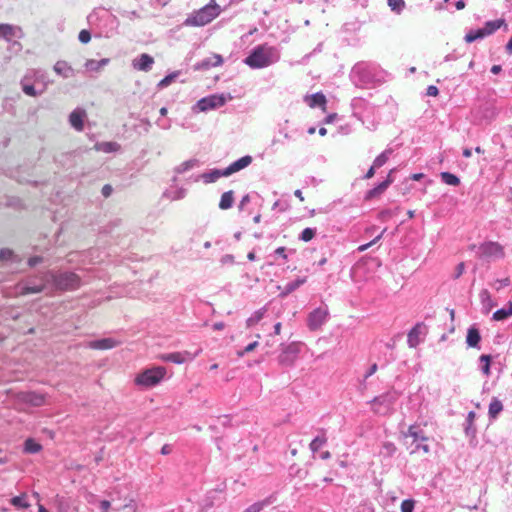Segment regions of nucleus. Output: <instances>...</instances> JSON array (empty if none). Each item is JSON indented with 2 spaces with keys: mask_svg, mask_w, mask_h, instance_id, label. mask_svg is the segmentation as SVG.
<instances>
[{
  "mask_svg": "<svg viewBox=\"0 0 512 512\" xmlns=\"http://www.w3.org/2000/svg\"><path fill=\"white\" fill-rule=\"evenodd\" d=\"M349 78L355 87L371 89L383 83L385 75L375 63L360 61L352 67Z\"/></svg>",
  "mask_w": 512,
  "mask_h": 512,
  "instance_id": "1",
  "label": "nucleus"
},
{
  "mask_svg": "<svg viewBox=\"0 0 512 512\" xmlns=\"http://www.w3.org/2000/svg\"><path fill=\"white\" fill-rule=\"evenodd\" d=\"M280 53L276 47L268 44L255 46L243 62L252 69H262L276 63Z\"/></svg>",
  "mask_w": 512,
  "mask_h": 512,
  "instance_id": "2",
  "label": "nucleus"
},
{
  "mask_svg": "<svg viewBox=\"0 0 512 512\" xmlns=\"http://www.w3.org/2000/svg\"><path fill=\"white\" fill-rule=\"evenodd\" d=\"M46 281L50 282V291H71L78 289L82 282L74 272L46 271Z\"/></svg>",
  "mask_w": 512,
  "mask_h": 512,
  "instance_id": "3",
  "label": "nucleus"
},
{
  "mask_svg": "<svg viewBox=\"0 0 512 512\" xmlns=\"http://www.w3.org/2000/svg\"><path fill=\"white\" fill-rule=\"evenodd\" d=\"M221 7L215 0H210L204 7L193 11L184 21V25L201 27L212 22L221 13Z\"/></svg>",
  "mask_w": 512,
  "mask_h": 512,
  "instance_id": "4",
  "label": "nucleus"
},
{
  "mask_svg": "<svg viewBox=\"0 0 512 512\" xmlns=\"http://www.w3.org/2000/svg\"><path fill=\"white\" fill-rule=\"evenodd\" d=\"M404 438H412L411 444L407 447L410 454L423 452L429 454L431 451L428 444L429 437L425 434L424 430L418 424H412L408 427L407 431L402 432Z\"/></svg>",
  "mask_w": 512,
  "mask_h": 512,
  "instance_id": "5",
  "label": "nucleus"
},
{
  "mask_svg": "<svg viewBox=\"0 0 512 512\" xmlns=\"http://www.w3.org/2000/svg\"><path fill=\"white\" fill-rule=\"evenodd\" d=\"M398 393L394 390L387 391L374 397L369 404L374 414L387 416L394 412V405L398 399Z\"/></svg>",
  "mask_w": 512,
  "mask_h": 512,
  "instance_id": "6",
  "label": "nucleus"
},
{
  "mask_svg": "<svg viewBox=\"0 0 512 512\" xmlns=\"http://www.w3.org/2000/svg\"><path fill=\"white\" fill-rule=\"evenodd\" d=\"M16 293L19 295L36 294L50 291V282L46 281V272L30 276L17 285Z\"/></svg>",
  "mask_w": 512,
  "mask_h": 512,
  "instance_id": "7",
  "label": "nucleus"
},
{
  "mask_svg": "<svg viewBox=\"0 0 512 512\" xmlns=\"http://www.w3.org/2000/svg\"><path fill=\"white\" fill-rule=\"evenodd\" d=\"M233 96L230 93L211 94L199 99L195 104V109L201 112L217 109L231 101Z\"/></svg>",
  "mask_w": 512,
  "mask_h": 512,
  "instance_id": "8",
  "label": "nucleus"
},
{
  "mask_svg": "<svg viewBox=\"0 0 512 512\" xmlns=\"http://www.w3.org/2000/svg\"><path fill=\"white\" fill-rule=\"evenodd\" d=\"M477 256L484 260L502 259L505 256L504 247L495 241H486L478 246Z\"/></svg>",
  "mask_w": 512,
  "mask_h": 512,
  "instance_id": "9",
  "label": "nucleus"
},
{
  "mask_svg": "<svg viewBox=\"0 0 512 512\" xmlns=\"http://www.w3.org/2000/svg\"><path fill=\"white\" fill-rule=\"evenodd\" d=\"M300 342H291L289 344H282L281 351L278 355V363L283 367L294 366L300 353Z\"/></svg>",
  "mask_w": 512,
  "mask_h": 512,
  "instance_id": "10",
  "label": "nucleus"
},
{
  "mask_svg": "<svg viewBox=\"0 0 512 512\" xmlns=\"http://www.w3.org/2000/svg\"><path fill=\"white\" fill-rule=\"evenodd\" d=\"M159 382H160V367L146 369L145 371L140 373L135 379V383L144 389L154 387Z\"/></svg>",
  "mask_w": 512,
  "mask_h": 512,
  "instance_id": "11",
  "label": "nucleus"
},
{
  "mask_svg": "<svg viewBox=\"0 0 512 512\" xmlns=\"http://www.w3.org/2000/svg\"><path fill=\"white\" fill-rule=\"evenodd\" d=\"M329 317L328 307H318L312 310L307 317V326L311 331L319 329Z\"/></svg>",
  "mask_w": 512,
  "mask_h": 512,
  "instance_id": "12",
  "label": "nucleus"
},
{
  "mask_svg": "<svg viewBox=\"0 0 512 512\" xmlns=\"http://www.w3.org/2000/svg\"><path fill=\"white\" fill-rule=\"evenodd\" d=\"M178 177L174 175L171 179V184L168 188L162 193V197H165L171 201L181 200L186 197L187 189L184 187H179L177 185Z\"/></svg>",
  "mask_w": 512,
  "mask_h": 512,
  "instance_id": "13",
  "label": "nucleus"
},
{
  "mask_svg": "<svg viewBox=\"0 0 512 512\" xmlns=\"http://www.w3.org/2000/svg\"><path fill=\"white\" fill-rule=\"evenodd\" d=\"M396 169H391L386 177L385 180L377 184L372 189L366 191L364 199L366 201L372 200L374 198H377L382 193L386 191V189L394 182V178L392 177V174L395 172Z\"/></svg>",
  "mask_w": 512,
  "mask_h": 512,
  "instance_id": "14",
  "label": "nucleus"
},
{
  "mask_svg": "<svg viewBox=\"0 0 512 512\" xmlns=\"http://www.w3.org/2000/svg\"><path fill=\"white\" fill-rule=\"evenodd\" d=\"M221 177H228V175H226V173H225V168L224 169L215 168V169H211V170L204 172L202 174H199V175H192L191 177H189V181L198 182V181L202 180L204 183L209 184V183L216 182Z\"/></svg>",
  "mask_w": 512,
  "mask_h": 512,
  "instance_id": "15",
  "label": "nucleus"
},
{
  "mask_svg": "<svg viewBox=\"0 0 512 512\" xmlns=\"http://www.w3.org/2000/svg\"><path fill=\"white\" fill-rule=\"evenodd\" d=\"M476 417V412L469 411L463 424L464 433L470 439L471 445H476L477 443V427L475 425Z\"/></svg>",
  "mask_w": 512,
  "mask_h": 512,
  "instance_id": "16",
  "label": "nucleus"
},
{
  "mask_svg": "<svg viewBox=\"0 0 512 512\" xmlns=\"http://www.w3.org/2000/svg\"><path fill=\"white\" fill-rule=\"evenodd\" d=\"M201 352L198 350L196 353L192 354L188 351L183 352H173L168 354H162V362H172L175 364H183L187 361H192L194 358Z\"/></svg>",
  "mask_w": 512,
  "mask_h": 512,
  "instance_id": "17",
  "label": "nucleus"
},
{
  "mask_svg": "<svg viewBox=\"0 0 512 512\" xmlns=\"http://www.w3.org/2000/svg\"><path fill=\"white\" fill-rule=\"evenodd\" d=\"M87 120V113L83 108L77 107L68 117L70 126L78 132L83 131L84 123Z\"/></svg>",
  "mask_w": 512,
  "mask_h": 512,
  "instance_id": "18",
  "label": "nucleus"
},
{
  "mask_svg": "<svg viewBox=\"0 0 512 512\" xmlns=\"http://www.w3.org/2000/svg\"><path fill=\"white\" fill-rule=\"evenodd\" d=\"M23 36V31L19 26L0 24V39L10 42L13 39H21Z\"/></svg>",
  "mask_w": 512,
  "mask_h": 512,
  "instance_id": "19",
  "label": "nucleus"
},
{
  "mask_svg": "<svg viewBox=\"0 0 512 512\" xmlns=\"http://www.w3.org/2000/svg\"><path fill=\"white\" fill-rule=\"evenodd\" d=\"M155 61L149 54L143 53L132 60V67L137 71L149 72L152 70Z\"/></svg>",
  "mask_w": 512,
  "mask_h": 512,
  "instance_id": "20",
  "label": "nucleus"
},
{
  "mask_svg": "<svg viewBox=\"0 0 512 512\" xmlns=\"http://www.w3.org/2000/svg\"><path fill=\"white\" fill-rule=\"evenodd\" d=\"M223 58L219 54H212L210 57L202 59L201 61L194 64L193 68L195 71H207L212 67L222 65Z\"/></svg>",
  "mask_w": 512,
  "mask_h": 512,
  "instance_id": "21",
  "label": "nucleus"
},
{
  "mask_svg": "<svg viewBox=\"0 0 512 512\" xmlns=\"http://www.w3.org/2000/svg\"><path fill=\"white\" fill-rule=\"evenodd\" d=\"M120 341L112 337L92 340L87 343V347L95 350H108L118 346Z\"/></svg>",
  "mask_w": 512,
  "mask_h": 512,
  "instance_id": "22",
  "label": "nucleus"
},
{
  "mask_svg": "<svg viewBox=\"0 0 512 512\" xmlns=\"http://www.w3.org/2000/svg\"><path fill=\"white\" fill-rule=\"evenodd\" d=\"M253 161L252 156L245 155L238 160L232 162L228 167L225 168L226 175L230 176L236 172H239L242 169L248 167Z\"/></svg>",
  "mask_w": 512,
  "mask_h": 512,
  "instance_id": "23",
  "label": "nucleus"
},
{
  "mask_svg": "<svg viewBox=\"0 0 512 512\" xmlns=\"http://www.w3.org/2000/svg\"><path fill=\"white\" fill-rule=\"evenodd\" d=\"M424 328L425 325L420 322L410 329L407 335V344L410 348H415L420 344V342L422 341L420 339V335L423 333Z\"/></svg>",
  "mask_w": 512,
  "mask_h": 512,
  "instance_id": "24",
  "label": "nucleus"
},
{
  "mask_svg": "<svg viewBox=\"0 0 512 512\" xmlns=\"http://www.w3.org/2000/svg\"><path fill=\"white\" fill-rule=\"evenodd\" d=\"M481 334L476 324L471 325L467 330L466 344L468 347L480 349Z\"/></svg>",
  "mask_w": 512,
  "mask_h": 512,
  "instance_id": "25",
  "label": "nucleus"
},
{
  "mask_svg": "<svg viewBox=\"0 0 512 512\" xmlns=\"http://www.w3.org/2000/svg\"><path fill=\"white\" fill-rule=\"evenodd\" d=\"M19 399L31 406H41L45 403L44 395L36 392H23L19 395Z\"/></svg>",
  "mask_w": 512,
  "mask_h": 512,
  "instance_id": "26",
  "label": "nucleus"
},
{
  "mask_svg": "<svg viewBox=\"0 0 512 512\" xmlns=\"http://www.w3.org/2000/svg\"><path fill=\"white\" fill-rule=\"evenodd\" d=\"M53 70L55 73L65 79L71 78L75 75L74 69L68 62L59 60L54 64Z\"/></svg>",
  "mask_w": 512,
  "mask_h": 512,
  "instance_id": "27",
  "label": "nucleus"
},
{
  "mask_svg": "<svg viewBox=\"0 0 512 512\" xmlns=\"http://www.w3.org/2000/svg\"><path fill=\"white\" fill-rule=\"evenodd\" d=\"M305 102L310 106L311 108L315 107H322L325 109L327 100L325 95L322 92L314 93L310 96L305 97Z\"/></svg>",
  "mask_w": 512,
  "mask_h": 512,
  "instance_id": "28",
  "label": "nucleus"
},
{
  "mask_svg": "<svg viewBox=\"0 0 512 512\" xmlns=\"http://www.w3.org/2000/svg\"><path fill=\"white\" fill-rule=\"evenodd\" d=\"M200 165L201 162L196 158L186 160L174 168V175L177 176L179 174H183L189 170L199 167Z\"/></svg>",
  "mask_w": 512,
  "mask_h": 512,
  "instance_id": "29",
  "label": "nucleus"
},
{
  "mask_svg": "<svg viewBox=\"0 0 512 512\" xmlns=\"http://www.w3.org/2000/svg\"><path fill=\"white\" fill-rule=\"evenodd\" d=\"M307 278L306 277H298L293 281H290L285 284L283 291L280 293L281 297H286L295 290H297L300 286H302L304 283H306Z\"/></svg>",
  "mask_w": 512,
  "mask_h": 512,
  "instance_id": "30",
  "label": "nucleus"
},
{
  "mask_svg": "<svg viewBox=\"0 0 512 512\" xmlns=\"http://www.w3.org/2000/svg\"><path fill=\"white\" fill-rule=\"evenodd\" d=\"M502 26L507 27V24L504 19H496V20H490L485 22L484 26L482 27L485 34L487 36L492 35L495 33L498 29H500Z\"/></svg>",
  "mask_w": 512,
  "mask_h": 512,
  "instance_id": "31",
  "label": "nucleus"
},
{
  "mask_svg": "<svg viewBox=\"0 0 512 512\" xmlns=\"http://www.w3.org/2000/svg\"><path fill=\"white\" fill-rule=\"evenodd\" d=\"M108 63V58H103L101 60L89 59L85 62L84 67L88 72H99L102 68L108 65Z\"/></svg>",
  "mask_w": 512,
  "mask_h": 512,
  "instance_id": "32",
  "label": "nucleus"
},
{
  "mask_svg": "<svg viewBox=\"0 0 512 512\" xmlns=\"http://www.w3.org/2000/svg\"><path fill=\"white\" fill-rule=\"evenodd\" d=\"M21 88L26 95L36 97V96L41 95L45 91L46 86L44 85L42 87V89L38 91L35 89L32 82H30L29 80H27L25 78H22Z\"/></svg>",
  "mask_w": 512,
  "mask_h": 512,
  "instance_id": "33",
  "label": "nucleus"
},
{
  "mask_svg": "<svg viewBox=\"0 0 512 512\" xmlns=\"http://www.w3.org/2000/svg\"><path fill=\"white\" fill-rule=\"evenodd\" d=\"M502 411V402L497 397H493L488 408L489 419L495 420Z\"/></svg>",
  "mask_w": 512,
  "mask_h": 512,
  "instance_id": "34",
  "label": "nucleus"
},
{
  "mask_svg": "<svg viewBox=\"0 0 512 512\" xmlns=\"http://www.w3.org/2000/svg\"><path fill=\"white\" fill-rule=\"evenodd\" d=\"M512 316V301H509L504 307L493 313L492 319L495 321H503Z\"/></svg>",
  "mask_w": 512,
  "mask_h": 512,
  "instance_id": "35",
  "label": "nucleus"
},
{
  "mask_svg": "<svg viewBox=\"0 0 512 512\" xmlns=\"http://www.w3.org/2000/svg\"><path fill=\"white\" fill-rule=\"evenodd\" d=\"M23 78L29 80L32 83L42 82L45 85L46 73L40 69H30L26 72Z\"/></svg>",
  "mask_w": 512,
  "mask_h": 512,
  "instance_id": "36",
  "label": "nucleus"
},
{
  "mask_svg": "<svg viewBox=\"0 0 512 512\" xmlns=\"http://www.w3.org/2000/svg\"><path fill=\"white\" fill-rule=\"evenodd\" d=\"M479 298L486 313H488L495 306V302L493 301L491 294L487 289H482L480 291Z\"/></svg>",
  "mask_w": 512,
  "mask_h": 512,
  "instance_id": "37",
  "label": "nucleus"
},
{
  "mask_svg": "<svg viewBox=\"0 0 512 512\" xmlns=\"http://www.w3.org/2000/svg\"><path fill=\"white\" fill-rule=\"evenodd\" d=\"M327 443L326 432L324 429H320V434L313 438L311 443L309 444L310 450L315 453L319 451V449Z\"/></svg>",
  "mask_w": 512,
  "mask_h": 512,
  "instance_id": "38",
  "label": "nucleus"
},
{
  "mask_svg": "<svg viewBox=\"0 0 512 512\" xmlns=\"http://www.w3.org/2000/svg\"><path fill=\"white\" fill-rule=\"evenodd\" d=\"M274 502V498L269 496L261 501L255 502L247 507L243 512H261L265 507L271 505Z\"/></svg>",
  "mask_w": 512,
  "mask_h": 512,
  "instance_id": "39",
  "label": "nucleus"
},
{
  "mask_svg": "<svg viewBox=\"0 0 512 512\" xmlns=\"http://www.w3.org/2000/svg\"><path fill=\"white\" fill-rule=\"evenodd\" d=\"M96 151H101L104 153H113L117 152L120 149V145L117 142H97L94 145Z\"/></svg>",
  "mask_w": 512,
  "mask_h": 512,
  "instance_id": "40",
  "label": "nucleus"
},
{
  "mask_svg": "<svg viewBox=\"0 0 512 512\" xmlns=\"http://www.w3.org/2000/svg\"><path fill=\"white\" fill-rule=\"evenodd\" d=\"M233 203H234V192L232 190L226 191L221 196V199L219 202V208L221 210L230 209L233 206Z\"/></svg>",
  "mask_w": 512,
  "mask_h": 512,
  "instance_id": "41",
  "label": "nucleus"
},
{
  "mask_svg": "<svg viewBox=\"0 0 512 512\" xmlns=\"http://www.w3.org/2000/svg\"><path fill=\"white\" fill-rule=\"evenodd\" d=\"M10 503L17 509L25 510L30 507V503L27 500L26 493H22L19 496L12 497Z\"/></svg>",
  "mask_w": 512,
  "mask_h": 512,
  "instance_id": "42",
  "label": "nucleus"
},
{
  "mask_svg": "<svg viewBox=\"0 0 512 512\" xmlns=\"http://www.w3.org/2000/svg\"><path fill=\"white\" fill-rule=\"evenodd\" d=\"M397 451L396 445L391 441H385L381 445L380 454L385 458H391Z\"/></svg>",
  "mask_w": 512,
  "mask_h": 512,
  "instance_id": "43",
  "label": "nucleus"
},
{
  "mask_svg": "<svg viewBox=\"0 0 512 512\" xmlns=\"http://www.w3.org/2000/svg\"><path fill=\"white\" fill-rule=\"evenodd\" d=\"M265 312H266V308L265 307H262L258 310H256L247 320H246V326L248 328L250 327H253L254 325H256L258 322H260L264 315H265Z\"/></svg>",
  "mask_w": 512,
  "mask_h": 512,
  "instance_id": "44",
  "label": "nucleus"
},
{
  "mask_svg": "<svg viewBox=\"0 0 512 512\" xmlns=\"http://www.w3.org/2000/svg\"><path fill=\"white\" fill-rule=\"evenodd\" d=\"M393 150L391 148L385 149L382 153H380L373 161V165L378 169L382 166H384L390 155L392 154Z\"/></svg>",
  "mask_w": 512,
  "mask_h": 512,
  "instance_id": "45",
  "label": "nucleus"
},
{
  "mask_svg": "<svg viewBox=\"0 0 512 512\" xmlns=\"http://www.w3.org/2000/svg\"><path fill=\"white\" fill-rule=\"evenodd\" d=\"M440 178L443 183L450 186H458L460 184V178L450 172H441Z\"/></svg>",
  "mask_w": 512,
  "mask_h": 512,
  "instance_id": "46",
  "label": "nucleus"
},
{
  "mask_svg": "<svg viewBox=\"0 0 512 512\" xmlns=\"http://www.w3.org/2000/svg\"><path fill=\"white\" fill-rule=\"evenodd\" d=\"M491 360H492L491 355L482 354L479 357V361L481 363L480 370L485 376H490V374H491V369H490Z\"/></svg>",
  "mask_w": 512,
  "mask_h": 512,
  "instance_id": "47",
  "label": "nucleus"
},
{
  "mask_svg": "<svg viewBox=\"0 0 512 512\" xmlns=\"http://www.w3.org/2000/svg\"><path fill=\"white\" fill-rule=\"evenodd\" d=\"M0 261L19 262L21 259L12 250L3 248L0 249Z\"/></svg>",
  "mask_w": 512,
  "mask_h": 512,
  "instance_id": "48",
  "label": "nucleus"
},
{
  "mask_svg": "<svg viewBox=\"0 0 512 512\" xmlns=\"http://www.w3.org/2000/svg\"><path fill=\"white\" fill-rule=\"evenodd\" d=\"M42 449V446L34 439H27L24 443V451L29 454L38 453Z\"/></svg>",
  "mask_w": 512,
  "mask_h": 512,
  "instance_id": "49",
  "label": "nucleus"
},
{
  "mask_svg": "<svg viewBox=\"0 0 512 512\" xmlns=\"http://www.w3.org/2000/svg\"><path fill=\"white\" fill-rule=\"evenodd\" d=\"M317 233L316 228L307 227L298 236V239L303 242L311 241Z\"/></svg>",
  "mask_w": 512,
  "mask_h": 512,
  "instance_id": "50",
  "label": "nucleus"
},
{
  "mask_svg": "<svg viewBox=\"0 0 512 512\" xmlns=\"http://www.w3.org/2000/svg\"><path fill=\"white\" fill-rule=\"evenodd\" d=\"M387 4L390 9L396 13H400L405 8L404 0H387Z\"/></svg>",
  "mask_w": 512,
  "mask_h": 512,
  "instance_id": "51",
  "label": "nucleus"
},
{
  "mask_svg": "<svg viewBox=\"0 0 512 512\" xmlns=\"http://www.w3.org/2000/svg\"><path fill=\"white\" fill-rule=\"evenodd\" d=\"M180 71H174L168 75H166L164 78H162V88L163 87H167L168 85H170L171 83H173L176 78H178L180 76Z\"/></svg>",
  "mask_w": 512,
  "mask_h": 512,
  "instance_id": "52",
  "label": "nucleus"
},
{
  "mask_svg": "<svg viewBox=\"0 0 512 512\" xmlns=\"http://www.w3.org/2000/svg\"><path fill=\"white\" fill-rule=\"evenodd\" d=\"M385 232H386V228H385V229H383V231H382L378 236H376L372 241H370L369 243H366V244H362V245H360V246L357 248V251H358V252H364V251H366L369 247H371L373 244H375L376 242H378V241L382 238V236H383V234H384Z\"/></svg>",
  "mask_w": 512,
  "mask_h": 512,
  "instance_id": "53",
  "label": "nucleus"
},
{
  "mask_svg": "<svg viewBox=\"0 0 512 512\" xmlns=\"http://www.w3.org/2000/svg\"><path fill=\"white\" fill-rule=\"evenodd\" d=\"M415 501L413 499H405L401 503V512H413Z\"/></svg>",
  "mask_w": 512,
  "mask_h": 512,
  "instance_id": "54",
  "label": "nucleus"
},
{
  "mask_svg": "<svg viewBox=\"0 0 512 512\" xmlns=\"http://www.w3.org/2000/svg\"><path fill=\"white\" fill-rule=\"evenodd\" d=\"M78 39L81 43L87 44L91 40V34L88 30L83 29L79 32Z\"/></svg>",
  "mask_w": 512,
  "mask_h": 512,
  "instance_id": "55",
  "label": "nucleus"
},
{
  "mask_svg": "<svg viewBox=\"0 0 512 512\" xmlns=\"http://www.w3.org/2000/svg\"><path fill=\"white\" fill-rule=\"evenodd\" d=\"M274 255L280 257L282 260L287 261L288 260V254L286 247H278L274 250Z\"/></svg>",
  "mask_w": 512,
  "mask_h": 512,
  "instance_id": "56",
  "label": "nucleus"
},
{
  "mask_svg": "<svg viewBox=\"0 0 512 512\" xmlns=\"http://www.w3.org/2000/svg\"><path fill=\"white\" fill-rule=\"evenodd\" d=\"M259 345L258 341H254L250 344H248L242 351L238 352V356L242 357L245 354L253 351L257 346Z\"/></svg>",
  "mask_w": 512,
  "mask_h": 512,
  "instance_id": "57",
  "label": "nucleus"
},
{
  "mask_svg": "<svg viewBox=\"0 0 512 512\" xmlns=\"http://www.w3.org/2000/svg\"><path fill=\"white\" fill-rule=\"evenodd\" d=\"M10 45H9V50L15 52V53H18L19 51H21L22 49V45L21 43L18 41V39H13L12 41L8 42Z\"/></svg>",
  "mask_w": 512,
  "mask_h": 512,
  "instance_id": "58",
  "label": "nucleus"
},
{
  "mask_svg": "<svg viewBox=\"0 0 512 512\" xmlns=\"http://www.w3.org/2000/svg\"><path fill=\"white\" fill-rule=\"evenodd\" d=\"M495 284H497V286L495 287L496 290H500L502 287H507L511 284V281L508 277L506 278H503V279H497L495 281Z\"/></svg>",
  "mask_w": 512,
  "mask_h": 512,
  "instance_id": "59",
  "label": "nucleus"
},
{
  "mask_svg": "<svg viewBox=\"0 0 512 512\" xmlns=\"http://www.w3.org/2000/svg\"><path fill=\"white\" fill-rule=\"evenodd\" d=\"M426 94L428 96L435 97V96H437L439 94V89L436 86H434V85H430V86L427 87Z\"/></svg>",
  "mask_w": 512,
  "mask_h": 512,
  "instance_id": "60",
  "label": "nucleus"
},
{
  "mask_svg": "<svg viewBox=\"0 0 512 512\" xmlns=\"http://www.w3.org/2000/svg\"><path fill=\"white\" fill-rule=\"evenodd\" d=\"M464 40L467 43H472V42L476 41L477 39H476L474 30H470L469 32H467L465 37H464Z\"/></svg>",
  "mask_w": 512,
  "mask_h": 512,
  "instance_id": "61",
  "label": "nucleus"
},
{
  "mask_svg": "<svg viewBox=\"0 0 512 512\" xmlns=\"http://www.w3.org/2000/svg\"><path fill=\"white\" fill-rule=\"evenodd\" d=\"M377 369H378V365L376 363L372 364L369 367V369L367 370V372L365 373L364 378L367 379L370 376H372L374 373H376Z\"/></svg>",
  "mask_w": 512,
  "mask_h": 512,
  "instance_id": "62",
  "label": "nucleus"
},
{
  "mask_svg": "<svg viewBox=\"0 0 512 512\" xmlns=\"http://www.w3.org/2000/svg\"><path fill=\"white\" fill-rule=\"evenodd\" d=\"M220 261L222 264H232L234 262V256L231 254H225L222 256Z\"/></svg>",
  "mask_w": 512,
  "mask_h": 512,
  "instance_id": "63",
  "label": "nucleus"
},
{
  "mask_svg": "<svg viewBox=\"0 0 512 512\" xmlns=\"http://www.w3.org/2000/svg\"><path fill=\"white\" fill-rule=\"evenodd\" d=\"M464 270H465V265L463 262L459 263L456 267V271H455V278H459L463 273H464Z\"/></svg>",
  "mask_w": 512,
  "mask_h": 512,
  "instance_id": "64",
  "label": "nucleus"
}]
</instances>
